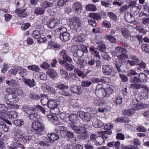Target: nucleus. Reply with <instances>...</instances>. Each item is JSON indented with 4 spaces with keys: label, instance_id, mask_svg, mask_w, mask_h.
Segmentation results:
<instances>
[{
    "label": "nucleus",
    "instance_id": "nucleus-1",
    "mask_svg": "<svg viewBox=\"0 0 149 149\" xmlns=\"http://www.w3.org/2000/svg\"><path fill=\"white\" fill-rule=\"evenodd\" d=\"M23 111L28 115V117L31 119L34 120H38L40 118V116L35 112L36 108L32 106L24 105L22 107Z\"/></svg>",
    "mask_w": 149,
    "mask_h": 149
},
{
    "label": "nucleus",
    "instance_id": "nucleus-2",
    "mask_svg": "<svg viewBox=\"0 0 149 149\" xmlns=\"http://www.w3.org/2000/svg\"><path fill=\"white\" fill-rule=\"evenodd\" d=\"M67 30V29L65 27H61L56 29L55 32H59L60 33L59 38L61 40L67 42L70 39V33Z\"/></svg>",
    "mask_w": 149,
    "mask_h": 149
},
{
    "label": "nucleus",
    "instance_id": "nucleus-3",
    "mask_svg": "<svg viewBox=\"0 0 149 149\" xmlns=\"http://www.w3.org/2000/svg\"><path fill=\"white\" fill-rule=\"evenodd\" d=\"M141 88L143 89L141 91V96L145 99L148 98L149 88H148L144 85H141L140 84H131V88L138 89Z\"/></svg>",
    "mask_w": 149,
    "mask_h": 149
},
{
    "label": "nucleus",
    "instance_id": "nucleus-4",
    "mask_svg": "<svg viewBox=\"0 0 149 149\" xmlns=\"http://www.w3.org/2000/svg\"><path fill=\"white\" fill-rule=\"evenodd\" d=\"M33 128L36 131V133L42 135L45 132V127L44 125L40 122L39 120L34 122L33 123Z\"/></svg>",
    "mask_w": 149,
    "mask_h": 149
},
{
    "label": "nucleus",
    "instance_id": "nucleus-5",
    "mask_svg": "<svg viewBox=\"0 0 149 149\" xmlns=\"http://www.w3.org/2000/svg\"><path fill=\"white\" fill-rule=\"evenodd\" d=\"M148 80L147 76L144 73H141L139 74L138 78L134 76L132 78L131 81V83L134 84H137L140 81L141 82H145Z\"/></svg>",
    "mask_w": 149,
    "mask_h": 149
},
{
    "label": "nucleus",
    "instance_id": "nucleus-6",
    "mask_svg": "<svg viewBox=\"0 0 149 149\" xmlns=\"http://www.w3.org/2000/svg\"><path fill=\"white\" fill-rule=\"evenodd\" d=\"M70 25L73 28L77 29L79 27H81L82 24L80 18L76 17H72L70 19Z\"/></svg>",
    "mask_w": 149,
    "mask_h": 149
},
{
    "label": "nucleus",
    "instance_id": "nucleus-7",
    "mask_svg": "<svg viewBox=\"0 0 149 149\" xmlns=\"http://www.w3.org/2000/svg\"><path fill=\"white\" fill-rule=\"evenodd\" d=\"M102 72L103 74L106 76L111 75L113 71L112 65L109 64H104L102 66Z\"/></svg>",
    "mask_w": 149,
    "mask_h": 149
},
{
    "label": "nucleus",
    "instance_id": "nucleus-8",
    "mask_svg": "<svg viewBox=\"0 0 149 149\" xmlns=\"http://www.w3.org/2000/svg\"><path fill=\"white\" fill-rule=\"evenodd\" d=\"M77 115L84 121L88 122L91 120V116L88 112L82 111H79L77 112Z\"/></svg>",
    "mask_w": 149,
    "mask_h": 149
},
{
    "label": "nucleus",
    "instance_id": "nucleus-9",
    "mask_svg": "<svg viewBox=\"0 0 149 149\" xmlns=\"http://www.w3.org/2000/svg\"><path fill=\"white\" fill-rule=\"evenodd\" d=\"M60 22L56 18H53L52 20L48 22L47 25L50 29L56 28L59 26Z\"/></svg>",
    "mask_w": 149,
    "mask_h": 149
},
{
    "label": "nucleus",
    "instance_id": "nucleus-10",
    "mask_svg": "<svg viewBox=\"0 0 149 149\" xmlns=\"http://www.w3.org/2000/svg\"><path fill=\"white\" fill-rule=\"evenodd\" d=\"M98 133H100V136L99 137V140H104V143L106 139L109 138L108 135H110L112 134L111 130H107L104 131H101L100 132H97Z\"/></svg>",
    "mask_w": 149,
    "mask_h": 149
},
{
    "label": "nucleus",
    "instance_id": "nucleus-11",
    "mask_svg": "<svg viewBox=\"0 0 149 149\" xmlns=\"http://www.w3.org/2000/svg\"><path fill=\"white\" fill-rule=\"evenodd\" d=\"M68 127L70 129L72 130L74 133L78 134L83 133V132L81 130L79 126H77L74 124L68 123Z\"/></svg>",
    "mask_w": 149,
    "mask_h": 149
},
{
    "label": "nucleus",
    "instance_id": "nucleus-12",
    "mask_svg": "<svg viewBox=\"0 0 149 149\" xmlns=\"http://www.w3.org/2000/svg\"><path fill=\"white\" fill-rule=\"evenodd\" d=\"M100 91L102 97H108L112 94L113 90L111 88L109 87L102 89Z\"/></svg>",
    "mask_w": 149,
    "mask_h": 149
},
{
    "label": "nucleus",
    "instance_id": "nucleus-13",
    "mask_svg": "<svg viewBox=\"0 0 149 149\" xmlns=\"http://www.w3.org/2000/svg\"><path fill=\"white\" fill-rule=\"evenodd\" d=\"M70 89L73 93H76L79 95H80L82 93L81 87L77 85H72L70 87Z\"/></svg>",
    "mask_w": 149,
    "mask_h": 149
},
{
    "label": "nucleus",
    "instance_id": "nucleus-14",
    "mask_svg": "<svg viewBox=\"0 0 149 149\" xmlns=\"http://www.w3.org/2000/svg\"><path fill=\"white\" fill-rule=\"evenodd\" d=\"M148 104L138 103L137 104H134L132 109L134 110H138L140 109L145 108L148 107Z\"/></svg>",
    "mask_w": 149,
    "mask_h": 149
},
{
    "label": "nucleus",
    "instance_id": "nucleus-15",
    "mask_svg": "<svg viewBox=\"0 0 149 149\" xmlns=\"http://www.w3.org/2000/svg\"><path fill=\"white\" fill-rule=\"evenodd\" d=\"M72 8L74 10L78 13H80L82 10V6L79 2H75L73 4Z\"/></svg>",
    "mask_w": 149,
    "mask_h": 149
},
{
    "label": "nucleus",
    "instance_id": "nucleus-16",
    "mask_svg": "<svg viewBox=\"0 0 149 149\" xmlns=\"http://www.w3.org/2000/svg\"><path fill=\"white\" fill-rule=\"evenodd\" d=\"M24 82L26 85L30 88L34 87L36 84V82L33 79H25Z\"/></svg>",
    "mask_w": 149,
    "mask_h": 149
},
{
    "label": "nucleus",
    "instance_id": "nucleus-17",
    "mask_svg": "<svg viewBox=\"0 0 149 149\" xmlns=\"http://www.w3.org/2000/svg\"><path fill=\"white\" fill-rule=\"evenodd\" d=\"M5 100L10 102H17L16 96L15 95L11 94H8L5 96Z\"/></svg>",
    "mask_w": 149,
    "mask_h": 149
},
{
    "label": "nucleus",
    "instance_id": "nucleus-18",
    "mask_svg": "<svg viewBox=\"0 0 149 149\" xmlns=\"http://www.w3.org/2000/svg\"><path fill=\"white\" fill-rule=\"evenodd\" d=\"M48 138L54 142V141L58 140L59 138L58 134L55 132L49 133L48 134Z\"/></svg>",
    "mask_w": 149,
    "mask_h": 149
},
{
    "label": "nucleus",
    "instance_id": "nucleus-19",
    "mask_svg": "<svg viewBox=\"0 0 149 149\" xmlns=\"http://www.w3.org/2000/svg\"><path fill=\"white\" fill-rule=\"evenodd\" d=\"M40 96V98H41L40 100L41 104L43 106L47 105L48 101L49 100L48 98V95L46 94H41Z\"/></svg>",
    "mask_w": 149,
    "mask_h": 149
},
{
    "label": "nucleus",
    "instance_id": "nucleus-20",
    "mask_svg": "<svg viewBox=\"0 0 149 149\" xmlns=\"http://www.w3.org/2000/svg\"><path fill=\"white\" fill-rule=\"evenodd\" d=\"M26 10L25 9L20 10L19 9L16 8L15 12L18 15L23 18L26 17L27 16L26 13H25Z\"/></svg>",
    "mask_w": 149,
    "mask_h": 149
},
{
    "label": "nucleus",
    "instance_id": "nucleus-21",
    "mask_svg": "<svg viewBox=\"0 0 149 149\" xmlns=\"http://www.w3.org/2000/svg\"><path fill=\"white\" fill-rule=\"evenodd\" d=\"M92 125L95 128H101L104 125V123L99 119H95L93 120Z\"/></svg>",
    "mask_w": 149,
    "mask_h": 149
},
{
    "label": "nucleus",
    "instance_id": "nucleus-22",
    "mask_svg": "<svg viewBox=\"0 0 149 149\" xmlns=\"http://www.w3.org/2000/svg\"><path fill=\"white\" fill-rule=\"evenodd\" d=\"M47 74L52 79H54L58 76L56 72L54 69H49L47 72Z\"/></svg>",
    "mask_w": 149,
    "mask_h": 149
},
{
    "label": "nucleus",
    "instance_id": "nucleus-23",
    "mask_svg": "<svg viewBox=\"0 0 149 149\" xmlns=\"http://www.w3.org/2000/svg\"><path fill=\"white\" fill-rule=\"evenodd\" d=\"M58 104L56 102V100L54 99L49 100L48 101L47 107L50 108L54 109L56 108Z\"/></svg>",
    "mask_w": 149,
    "mask_h": 149
},
{
    "label": "nucleus",
    "instance_id": "nucleus-24",
    "mask_svg": "<svg viewBox=\"0 0 149 149\" xmlns=\"http://www.w3.org/2000/svg\"><path fill=\"white\" fill-rule=\"evenodd\" d=\"M116 51H113L112 52V54L114 55H116L117 54L123 53H127V51L126 49L120 47H117L115 49Z\"/></svg>",
    "mask_w": 149,
    "mask_h": 149
},
{
    "label": "nucleus",
    "instance_id": "nucleus-25",
    "mask_svg": "<svg viewBox=\"0 0 149 149\" xmlns=\"http://www.w3.org/2000/svg\"><path fill=\"white\" fill-rule=\"evenodd\" d=\"M17 69H18V73L20 77H23L26 75V70L23 67L18 66Z\"/></svg>",
    "mask_w": 149,
    "mask_h": 149
},
{
    "label": "nucleus",
    "instance_id": "nucleus-26",
    "mask_svg": "<svg viewBox=\"0 0 149 149\" xmlns=\"http://www.w3.org/2000/svg\"><path fill=\"white\" fill-rule=\"evenodd\" d=\"M109 78L107 77H103V79L97 78H93L92 79V81L93 83H97L99 82H102L103 80L104 82L108 83L109 81Z\"/></svg>",
    "mask_w": 149,
    "mask_h": 149
},
{
    "label": "nucleus",
    "instance_id": "nucleus-27",
    "mask_svg": "<svg viewBox=\"0 0 149 149\" xmlns=\"http://www.w3.org/2000/svg\"><path fill=\"white\" fill-rule=\"evenodd\" d=\"M6 116L9 119H14L17 118V113L14 111H8Z\"/></svg>",
    "mask_w": 149,
    "mask_h": 149
},
{
    "label": "nucleus",
    "instance_id": "nucleus-28",
    "mask_svg": "<svg viewBox=\"0 0 149 149\" xmlns=\"http://www.w3.org/2000/svg\"><path fill=\"white\" fill-rule=\"evenodd\" d=\"M45 10L41 7H38L35 8L34 13L37 15H42L44 13Z\"/></svg>",
    "mask_w": 149,
    "mask_h": 149
},
{
    "label": "nucleus",
    "instance_id": "nucleus-29",
    "mask_svg": "<svg viewBox=\"0 0 149 149\" xmlns=\"http://www.w3.org/2000/svg\"><path fill=\"white\" fill-rule=\"evenodd\" d=\"M68 117L72 123H76L78 120L77 116L75 114H71Z\"/></svg>",
    "mask_w": 149,
    "mask_h": 149
},
{
    "label": "nucleus",
    "instance_id": "nucleus-30",
    "mask_svg": "<svg viewBox=\"0 0 149 149\" xmlns=\"http://www.w3.org/2000/svg\"><path fill=\"white\" fill-rule=\"evenodd\" d=\"M139 63V60L136 56L132 55L131 56V66L137 65Z\"/></svg>",
    "mask_w": 149,
    "mask_h": 149
},
{
    "label": "nucleus",
    "instance_id": "nucleus-31",
    "mask_svg": "<svg viewBox=\"0 0 149 149\" xmlns=\"http://www.w3.org/2000/svg\"><path fill=\"white\" fill-rule=\"evenodd\" d=\"M6 83L9 85L10 86L17 87L19 86L17 81L13 79L10 80V81H7Z\"/></svg>",
    "mask_w": 149,
    "mask_h": 149
},
{
    "label": "nucleus",
    "instance_id": "nucleus-32",
    "mask_svg": "<svg viewBox=\"0 0 149 149\" xmlns=\"http://www.w3.org/2000/svg\"><path fill=\"white\" fill-rule=\"evenodd\" d=\"M78 66L80 68L84 67L87 64L86 61L84 59L79 58L77 62Z\"/></svg>",
    "mask_w": 149,
    "mask_h": 149
},
{
    "label": "nucleus",
    "instance_id": "nucleus-33",
    "mask_svg": "<svg viewBox=\"0 0 149 149\" xmlns=\"http://www.w3.org/2000/svg\"><path fill=\"white\" fill-rule=\"evenodd\" d=\"M48 118L54 125H57L58 123V118L56 116H54L52 115H49Z\"/></svg>",
    "mask_w": 149,
    "mask_h": 149
},
{
    "label": "nucleus",
    "instance_id": "nucleus-34",
    "mask_svg": "<svg viewBox=\"0 0 149 149\" xmlns=\"http://www.w3.org/2000/svg\"><path fill=\"white\" fill-rule=\"evenodd\" d=\"M126 53L124 52L117 56L119 60L121 63H122V61H124L125 59L128 58V56L126 54Z\"/></svg>",
    "mask_w": 149,
    "mask_h": 149
},
{
    "label": "nucleus",
    "instance_id": "nucleus-35",
    "mask_svg": "<svg viewBox=\"0 0 149 149\" xmlns=\"http://www.w3.org/2000/svg\"><path fill=\"white\" fill-rule=\"evenodd\" d=\"M60 95L64 96L70 97L72 96L70 92V91L68 90H64L60 91L59 92Z\"/></svg>",
    "mask_w": 149,
    "mask_h": 149
},
{
    "label": "nucleus",
    "instance_id": "nucleus-36",
    "mask_svg": "<svg viewBox=\"0 0 149 149\" xmlns=\"http://www.w3.org/2000/svg\"><path fill=\"white\" fill-rule=\"evenodd\" d=\"M104 38L105 39L109 40L111 42L115 43L116 41V39L111 34L106 35Z\"/></svg>",
    "mask_w": 149,
    "mask_h": 149
},
{
    "label": "nucleus",
    "instance_id": "nucleus-37",
    "mask_svg": "<svg viewBox=\"0 0 149 149\" xmlns=\"http://www.w3.org/2000/svg\"><path fill=\"white\" fill-rule=\"evenodd\" d=\"M8 110V108L3 104H0V113L5 114Z\"/></svg>",
    "mask_w": 149,
    "mask_h": 149
},
{
    "label": "nucleus",
    "instance_id": "nucleus-38",
    "mask_svg": "<svg viewBox=\"0 0 149 149\" xmlns=\"http://www.w3.org/2000/svg\"><path fill=\"white\" fill-rule=\"evenodd\" d=\"M88 16L91 18H93L97 20H99L101 19L100 15L96 13H90L89 14Z\"/></svg>",
    "mask_w": 149,
    "mask_h": 149
},
{
    "label": "nucleus",
    "instance_id": "nucleus-39",
    "mask_svg": "<svg viewBox=\"0 0 149 149\" xmlns=\"http://www.w3.org/2000/svg\"><path fill=\"white\" fill-rule=\"evenodd\" d=\"M60 73L63 78H65L66 80H68L69 79L68 74L67 71L65 70L62 69L60 70Z\"/></svg>",
    "mask_w": 149,
    "mask_h": 149
},
{
    "label": "nucleus",
    "instance_id": "nucleus-40",
    "mask_svg": "<svg viewBox=\"0 0 149 149\" xmlns=\"http://www.w3.org/2000/svg\"><path fill=\"white\" fill-rule=\"evenodd\" d=\"M89 50L90 52L92 55H96V56L97 57L99 56V53L97 51L96 49L94 46H90L89 48Z\"/></svg>",
    "mask_w": 149,
    "mask_h": 149
},
{
    "label": "nucleus",
    "instance_id": "nucleus-41",
    "mask_svg": "<svg viewBox=\"0 0 149 149\" xmlns=\"http://www.w3.org/2000/svg\"><path fill=\"white\" fill-rule=\"evenodd\" d=\"M74 72L75 74H77L79 77L84 78H85L86 75H85L83 72L81 70L78 69H75Z\"/></svg>",
    "mask_w": 149,
    "mask_h": 149
},
{
    "label": "nucleus",
    "instance_id": "nucleus-42",
    "mask_svg": "<svg viewBox=\"0 0 149 149\" xmlns=\"http://www.w3.org/2000/svg\"><path fill=\"white\" fill-rule=\"evenodd\" d=\"M86 9L87 11H93L96 10L97 8L95 5L90 4H88L86 6Z\"/></svg>",
    "mask_w": 149,
    "mask_h": 149
},
{
    "label": "nucleus",
    "instance_id": "nucleus-43",
    "mask_svg": "<svg viewBox=\"0 0 149 149\" xmlns=\"http://www.w3.org/2000/svg\"><path fill=\"white\" fill-rule=\"evenodd\" d=\"M27 67L29 70L36 72H38L40 70L39 67L36 65H29Z\"/></svg>",
    "mask_w": 149,
    "mask_h": 149
},
{
    "label": "nucleus",
    "instance_id": "nucleus-44",
    "mask_svg": "<svg viewBox=\"0 0 149 149\" xmlns=\"http://www.w3.org/2000/svg\"><path fill=\"white\" fill-rule=\"evenodd\" d=\"M130 121V119L128 118H123V117H120L117 118L115 120V122L116 123H128Z\"/></svg>",
    "mask_w": 149,
    "mask_h": 149
},
{
    "label": "nucleus",
    "instance_id": "nucleus-45",
    "mask_svg": "<svg viewBox=\"0 0 149 149\" xmlns=\"http://www.w3.org/2000/svg\"><path fill=\"white\" fill-rule=\"evenodd\" d=\"M32 35L33 37L36 39L40 38L41 37V34L40 31L37 30H36L33 32Z\"/></svg>",
    "mask_w": 149,
    "mask_h": 149
},
{
    "label": "nucleus",
    "instance_id": "nucleus-46",
    "mask_svg": "<svg viewBox=\"0 0 149 149\" xmlns=\"http://www.w3.org/2000/svg\"><path fill=\"white\" fill-rule=\"evenodd\" d=\"M14 93L15 95L20 96L24 94V92L20 88H14Z\"/></svg>",
    "mask_w": 149,
    "mask_h": 149
},
{
    "label": "nucleus",
    "instance_id": "nucleus-47",
    "mask_svg": "<svg viewBox=\"0 0 149 149\" xmlns=\"http://www.w3.org/2000/svg\"><path fill=\"white\" fill-rule=\"evenodd\" d=\"M40 96L41 95H36L33 93H30L29 95V97L31 99L36 100H37L40 98Z\"/></svg>",
    "mask_w": 149,
    "mask_h": 149
},
{
    "label": "nucleus",
    "instance_id": "nucleus-48",
    "mask_svg": "<svg viewBox=\"0 0 149 149\" xmlns=\"http://www.w3.org/2000/svg\"><path fill=\"white\" fill-rule=\"evenodd\" d=\"M121 33L124 37L127 38L130 36V32L126 29H122Z\"/></svg>",
    "mask_w": 149,
    "mask_h": 149
},
{
    "label": "nucleus",
    "instance_id": "nucleus-49",
    "mask_svg": "<svg viewBox=\"0 0 149 149\" xmlns=\"http://www.w3.org/2000/svg\"><path fill=\"white\" fill-rule=\"evenodd\" d=\"M41 6L42 7L45 9L46 8L52 6L53 4L52 3L49 2L48 1H45L43 3Z\"/></svg>",
    "mask_w": 149,
    "mask_h": 149
},
{
    "label": "nucleus",
    "instance_id": "nucleus-50",
    "mask_svg": "<svg viewBox=\"0 0 149 149\" xmlns=\"http://www.w3.org/2000/svg\"><path fill=\"white\" fill-rule=\"evenodd\" d=\"M97 49L101 52H104L106 50V47L104 44L101 43L98 46Z\"/></svg>",
    "mask_w": 149,
    "mask_h": 149
},
{
    "label": "nucleus",
    "instance_id": "nucleus-51",
    "mask_svg": "<svg viewBox=\"0 0 149 149\" xmlns=\"http://www.w3.org/2000/svg\"><path fill=\"white\" fill-rule=\"evenodd\" d=\"M92 84V82L91 81L88 80L83 81L81 83V86L84 87H88Z\"/></svg>",
    "mask_w": 149,
    "mask_h": 149
},
{
    "label": "nucleus",
    "instance_id": "nucleus-52",
    "mask_svg": "<svg viewBox=\"0 0 149 149\" xmlns=\"http://www.w3.org/2000/svg\"><path fill=\"white\" fill-rule=\"evenodd\" d=\"M141 47L143 52L149 53V45L148 44H142Z\"/></svg>",
    "mask_w": 149,
    "mask_h": 149
},
{
    "label": "nucleus",
    "instance_id": "nucleus-53",
    "mask_svg": "<svg viewBox=\"0 0 149 149\" xmlns=\"http://www.w3.org/2000/svg\"><path fill=\"white\" fill-rule=\"evenodd\" d=\"M110 17L112 20L115 21L117 20V16L116 15L111 12H108L107 14Z\"/></svg>",
    "mask_w": 149,
    "mask_h": 149
},
{
    "label": "nucleus",
    "instance_id": "nucleus-54",
    "mask_svg": "<svg viewBox=\"0 0 149 149\" xmlns=\"http://www.w3.org/2000/svg\"><path fill=\"white\" fill-rule=\"evenodd\" d=\"M18 66H17L15 67L14 69H11L9 71V73L11 75H15L16 74L18 73V69H17V68H18Z\"/></svg>",
    "mask_w": 149,
    "mask_h": 149
},
{
    "label": "nucleus",
    "instance_id": "nucleus-55",
    "mask_svg": "<svg viewBox=\"0 0 149 149\" xmlns=\"http://www.w3.org/2000/svg\"><path fill=\"white\" fill-rule=\"evenodd\" d=\"M130 6V3L129 2V5H124L122 6L120 9V12L121 13H123L127 10H128Z\"/></svg>",
    "mask_w": 149,
    "mask_h": 149
},
{
    "label": "nucleus",
    "instance_id": "nucleus-56",
    "mask_svg": "<svg viewBox=\"0 0 149 149\" xmlns=\"http://www.w3.org/2000/svg\"><path fill=\"white\" fill-rule=\"evenodd\" d=\"M59 130L61 131L60 134L63 137L65 136V135L62 134V133H65L67 131L66 128L64 126H60L59 127Z\"/></svg>",
    "mask_w": 149,
    "mask_h": 149
},
{
    "label": "nucleus",
    "instance_id": "nucleus-57",
    "mask_svg": "<svg viewBox=\"0 0 149 149\" xmlns=\"http://www.w3.org/2000/svg\"><path fill=\"white\" fill-rule=\"evenodd\" d=\"M35 108L36 109L40 110L44 114H46L47 112L45 108H44L42 106L40 105H36Z\"/></svg>",
    "mask_w": 149,
    "mask_h": 149
},
{
    "label": "nucleus",
    "instance_id": "nucleus-58",
    "mask_svg": "<svg viewBox=\"0 0 149 149\" xmlns=\"http://www.w3.org/2000/svg\"><path fill=\"white\" fill-rule=\"evenodd\" d=\"M14 124L16 125L20 126L24 124L23 121L22 120H16L13 122Z\"/></svg>",
    "mask_w": 149,
    "mask_h": 149
},
{
    "label": "nucleus",
    "instance_id": "nucleus-59",
    "mask_svg": "<svg viewBox=\"0 0 149 149\" xmlns=\"http://www.w3.org/2000/svg\"><path fill=\"white\" fill-rule=\"evenodd\" d=\"M66 69L68 71H70L72 70L74 68V66L72 64L67 63L65 65Z\"/></svg>",
    "mask_w": 149,
    "mask_h": 149
},
{
    "label": "nucleus",
    "instance_id": "nucleus-60",
    "mask_svg": "<svg viewBox=\"0 0 149 149\" xmlns=\"http://www.w3.org/2000/svg\"><path fill=\"white\" fill-rule=\"evenodd\" d=\"M57 87L62 90H68V86L64 84H59L57 86Z\"/></svg>",
    "mask_w": 149,
    "mask_h": 149
},
{
    "label": "nucleus",
    "instance_id": "nucleus-61",
    "mask_svg": "<svg viewBox=\"0 0 149 149\" xmlns=\"http://www.w3.org/2000/svg\"><path fill=\"white\" fill-rule=\"evenodd\" d=\"M95 60L94 58H91L89 59L87 63V64L88 66L93 67L94 66L95 63Z\"/></svg>",
    "mask_w": 149,
    "mask_h": 149
},
{
    "label": "nucleus",
    "instance_id": "nucleus-62",
    "mask_svg": "<svg viewBox=\"0 0 149 149\" xmlns=\"http://www.w3.org/2000/svg\"><path fill=\"white\" fill-rule=\"evenodd\" d=\"M39 78L41 80L45 81L47 79V76L45 73L41 72L40 73Z\"/></svg>",
    "mask_w": 149,
    "mask_h": 149
},
{
    "label": "nucleus",
    "instance_id": "nucleus-63",
    "mask_svg": "<svg viewBox=\"0 0 149 149\" xmlns=\"http://www.w3.org/2000/svg\"><path fill=\"white\" fill-rule=\"evenodd\" d=\"M32 137L31 136H23L22 139V141L23 143H25L29 140L31 139Z\"/></svg>",
    "mask_w": 149,
    "mask_h": 149
},
{
    "label": "nucleus",
    "instance_id": "nucleus-64",
    "mask_svg": "<svg viewBox=\"0 0 149 149\" xmlns=\"http://www.w3.org/2000/svg\"><path fill=\"white\" fill-rule=\"evenodd\" d=\"M122 98L120 97H118L116 99H114V103L116 104H120L122 103Z\"/></svg>",
    "mask_w": 149,
    "mask_h": 149
}]
</instances>
